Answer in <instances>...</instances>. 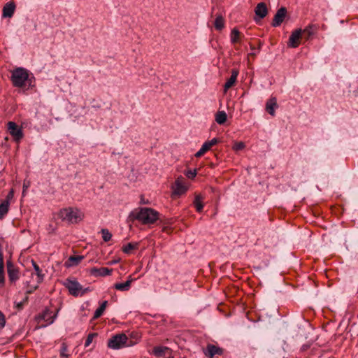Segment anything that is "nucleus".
Listing matches in <instances>:
<instances>
[{"instance_id": "obj_1", "label": "nucleus", "mask_w": 358, "mask_h": 358, "mask_svg": "<svg viewBox=\"0 0 358 358\" xmlns=\"http://www.w3.org/2000/svg\"><path fill=\"white\" fill-rule=\"evenodd\" d=\"M159 213L151 208H139L132 210L129 215L131 221L138 220L143 224H151L159 219Z\"/></svg>"}, {"instance_id": "obj_2", "label": "nucleus", "mask_w": 358, "mask_h": 358, "mask_svg": "<svg viewBox=\"0 0 358 358\" xmlns=\"http://www.w3.org/2000/svg\"><path fill=\"white\" fill-rule=\"evenodd\" d=\"M29 71L23 67H17L11 71L10 80L15 87H24L29 79Z\"/></svg>"}, {"instance_id": "obj_3", "label": "nucleus", "mask_w": 358, "mask_h": 358, "mask_svg": "<svg viewBox=\"0 0 358 358\" xmlns=\"http://www.w3.org/2000/svg\"><path fill=\"white\" fill-rule=\"evenodd\" d=\"M59 217L69 223H78L83 218V213L78 208H66L59 213Z\"/></svg>"}, {"instance_id": "obj_4", "label": "nucleus", "mask_w": 358, "mask_h": 358, "mask_svg": "<svg viewBox=\"0 0 358 358\" xmlns=\"http://www.w3.org/2000/svg\"><path fill=\"white\" fill-rule=\"evenodd\" d=\"M128 338L124 334H119L112 336L108 341L107 345L109 348L118 350L130 345L127 343Z\"/></svg>"}, {"instance_id": "obj_5", "label": "nucleus", "mask_w": 358, "mask_h": 358, "mask_svg": "<svg viewBox=\"0 0 358 358\" xmlns=\"http://www.w3.org/2000/svg\"><path fill=\"white\" fill-rule=\"evenodd\" d=\"M7 129L9 134L16 142H19L23 138L24 134L22 127H19L15 122L12 121L8 122L7 123Z\"/></svg>"}, {"instance_id": "obj_6", "label": "nucleus", "mask_w": 358, "mask_h": 358, "mask_svg": "<svg viewBox=\"0 0 358 358\" xmlns=\"http://www.w3.org/2000/svg\"><path fill=\"white\" fill-rule=\"evenodd\" d=\"M64 285L68 289L71 295L74 296L80 295V292L82 290V285L77 280L66 279L64 282Z\"/></svg>"}, {"instance_id": "obj_7", "label": "nucleus", "mask_w": 358, "mask_h": 358, "mask_svg": "<svg viewBox=\"0 0 358 358\" xmlns=\"http://www.w3.org/2000/svg\"><path fill=\"white\" fill-rule=\"evenodd\" d=\"M6 266L9 281L11 283L15 282L19 279V270L15 268L11 259L7 260Z\"/></svg>"}, {"instance_id": "obj_8", "label": "nucleus", "mask_w": 358, "mask_h": 358, "mask_svg": "<svg viewBox=\"0 0 358 358\" xmlns=\"http://www.w3.org/2000/svg\"><path fill=\"white\" fill-rule=\"evenodd\" d=\"M287 15V9L285 7H281L279 8L275 15H274V17L273 19L271 25L273 27H279L282 22L284 21L285 17Z\"/></svg>"}, {"instance_id": "obj_9", "label": "nucleus", "mask_w": 358, "mask_h": 358, "mask_svg": "<svg viewBox=\"0 0 358 358\" xmlns=\"http://www.w3.org/2000/svg\"><path fill=\"white\" fill-rule=\"evenodd\" d=\"M57 313H53L50 309H45L43 313L38 315V319L43 320L46 322V324L43 327H46L48 324H51L54 322Z\"/></svg>"}, {"instance_id": "obj_10", "label": "nucleus", "mask_w": 358, "mask_h": 358, "mask_svg": "<svg viewBox=\"0 0 358 358\" xmlns=\"http://www.w3.org/2000/svg\"><path fill=\"white\" fill-rule=\"evenodd\" d=\"M203 354L208 358H213L215 355H222L224 350L213 344H208L206 348L203 350Z\"/></svg>"}, {"instance_id": "obj_11", "label": "nucleus", "mask_w": 358, "mask_h": 358, "mask_svg": "<svg viewBox=\"0 0 358 358\" xmlns=\"http://www.w3.org/2000/svg\"><path fill=\"white\" fill-rule=\"evenodd\" d=\"M255 21L264 18L268 14L266 4L264 2L259 3L255 8Z\"/></svg>"}, {"instance_id": "obj_12", "label": "nucleus", "mask_w": 358, "mask_h": 358, "mask_svg": "<svg viewBox=\"0 0 358 358\" xmlns=\"http://www.w3.org/2000/svg\"><path fill=\"white\" fill-rule=\"evenodd\" d=\"M302 30L301 29H296L289 36L288 45L291 48H297L300 44Z\"/></svg>"}, {"instance_id": "obj_13", "label": "nucleus", "mask_w": 358, "mask_h": 358, "mask_svg": "<svg viewBox=\"0 0 358 358\" xmlns=\"http://www.w3.org/2000/svg\"><path fill=\"white\" fill-rule=\"evenodd\" d=\"M31 263L34 269V272L31 273V279L42 282L44 280L45 274L34 260L31 261Z\"/></svg>"}, {"instance_id": "obj_14", "label": "nucleus", "mask_w": 358, "mask_h": 358, "mask_svg": "<svg viewBox=\"0 0 358 358\" xmlns=\"http://www.w3.org/2000/svg\"><path fill=\"white\" fill-rule=\"evenodd\" d=\"M113 271V269L106 268V267H101V268H92L90 270V273L95 277L98 276H106L111 275Z\"/></svg>"}, {"instance_id": "obj_15", "label": "nucleus", "mask_w": 358, "mask_h": 358, "mask_svg": "<svg viewBox=\"0 0 358 358\" xmlns=\"http://www.w3.org/2000/svg\"><path fill=\"white\" fill-rule=\"evenodd\" d=\"M187 188L184 184V178L178 177L175 181L174 194L181 195L187 191Z\"/></svg>"}, {"instance_id": "obj_16", "label": "nucleus", "mask_w": 358, "mask_h": 358, "mask_svg": "<svg viewBox=\"0 0 358 358\" xmlns=\"http://www.w3.org/2000/svg\"><path fill=\"white\" fill-rule=\"evenodd\" d=\"M238 73L239 71L237 69H233L231 70V75L224 85V90L225 92L235 84Z\"/></svg>"}, {"instance_id": "obj_17", "label": "nucleus", "mask_w": 358, "mask_h": 358, "mask_svg": "<svg viewBox=\"0 0 358 358\" xmlns=\"http://www.w3.org/2000/svg\"><path fill=\"white\" fill-rule=\"evenodd\" d=\"M15 10V4L13 1H9L3 8V17H11Z\"/></svg>"}, {"instance_id": "obj_18", "label": "nucleus", "mask_w": 358, "mask_h": 358, "mask_svg": "<svg viewBox=\"0 0 358 358\" xmlns=\"http://www.w3.org/2000/svg\"><path fill=\"white\" fill-rule=\"evenodd\" d=\"M277 99L271 97L266 103V110L272 116L275 115V109L278 108Z\"/></svg>"}, {"instance_id": "obj_19", "label": "nucleus", "mask_w": 358, "mask_h": 358, "mask_svg": "<svg viewBox=\"0 0 358 358\" xmlns=\"http://www.w3.org/2000/svg\"><path fill=\"white\" fill-rule=\"evenodd\" d=\"M41 283V282L34 280L33 279H31V280L26 281V282H25V285H26L25 294L29 295V294L33 293L35 290H36L38 288L39 285Z\"/></svg>"}, {"instance_id": "obj_20", "label": "nucleus", "mask_w": 358, "mask_h": 358, "mask_svg": "<svg viewBox=\"0 0 358 358\" xmlns=\"http://www.w3.org/2000/svg\"><path fill=\"white\" fill-rule=\"evenodd\" d=\"M83 259V256H80V255L71 256L69 257L67 261L65 262V266L66 267L77 266L81 262V260Z\"/></svg>"}, {"instance_id": "obj_21", "label": "nucleus", "mask_w": 358, "mask_h": 358, "mask_svg": "<svg viewBox=\"0 0 358 358\" xmlns=\"http://www.w3.org/2000/svg\"><path fill=\"white\" fill-rule=\"evenodd\" d=\"M132 281L133 279L131 278V276H129V279L125 282L115 283L114 285V287L119 291H128L131 287Z\"/></svg>"}, {"instance_id": "obj_22", "label": "nucleus", "mask_w": 358, "mask_h": 358, "mask_svg": "<svg viewBox=\"0 0 358 358\" xmlns=\"http://www.w3.org/2000/svg\"><path fill=\"white\" fill-rule=\"evenodd\" d=\"M9 210V201L8 200H4L0 204V219H3V217L8 213Z\"/></svg>"}, {"instance_id": "obj_23", "label": "nucleus", "mask_w": 358, "mask_h": 358, "mask_svg": "<svg viewBox=\"0 0 358 358\" xmlns=\"http://www.w3.org/2000/svg\"><path fill=\"white\" fill-rule=\"evenodd\" d=\"M231 42L233 44L241 42V32L236 29L234 28L231 32Z\"/></svg>"}, {"instance_id": "obj_24", "label": "nucleus", "mask_w": 358, "mask_h": 358, "mask_svg": "<svg viewBox=\"0 0 358 358\" xmlns=\"http://www.w3.org/2000/svg\"><path fill=\"white\" fill-rule=\"evenodd\" d=\"M0 281L5 282L4 262L1 245H0Z\"/></svg>"}, {"instance_id": "obj_25", "label": "nucleus", "mask_w": 358, "mask_h": 358, "mask_svg": "<svg viewBox=\"0 0 358 358\" xmlns=\"http://www.w3.org/2000/svg\"><path fill=\"white\" fill-rule=\"evenodd\" d=\"M138 243H129L122 248V250L125 254H129L133 250L138 249Z\"/></svg>"}, {"instance_id": "obj_26", "label": "nucleus", "mask_w": 358, "mask_h": 358, "mask_svg": "<svg viewBox=\"0 0 358 358\" xmlns=\"http://www.w3.org/2000/svg\"><path fill=\"white\" fill-rule=\"evenodd\" d=\"M227 114L224 111H218L215 114V121L219 124H223L227 121Z\"/></svg>"}, {"instance_id": "obj_27", "label": "nucleus", "mask_w": 358, "mask_h": 358, "mask_svg": "<svg viewBox=\"0 0 358 358\" xmlns=\"http://www.w3.org/2000/svg\"><path fill=\"white\" fill-rule=\"evenodd\" d=\"M203 197L201 195H196L194 201V205L197 212L200 213L203 208V204L202 203Z\"/></svg>"}, {"instance_id": "obj_28", "label": "nucleus", "mask_w": 358, "mask_h": 358, "mask_svg": "<svg viewBox=\"0 0 358 358\" xmlns=\"http://www.w3.org/2000/svg\"><path fill=\"white\" fill-rule=\"evenodd\" d=\"M214 27L217 30H222L224 27V20L222 15L216 17L214 22Z\"/></svg>"}, {"instance_id": "obj_29", "label": "nucleus", "mask_w": 358, "mask_h": 358, "mask_svg": "<svg viewBox=\"0 0 358 358\" xmlns=\"http://www.w3.org/2000/svg\"><path fill=\"white\" fill-rule=\"evenodd\" d=\"M107 304H108L107 301H104L101 304V306L96 310V311L94 314V316H93V319H97L103 314V313L104 312V310L107 306Z\"/></svg>"}, {"instance_id": "obj_30", "label": "nucleus", "mask_w": 358, "mask_h": 358, "mask_svg": "<svg viewBox=\"0 0 358 358\" xmlns=\"http://www.w3.org/2000/svg\"><path fill=\"white\" fill-rule=\"evenodd\" d=\"M101 233L104 242H108L111 239L112 234L107 229H102Z\"/></svg>"}, {"instance_id": "obj_31", "label": "nucleus", "mask_w": 358, "mask_h": 358, "mask_svg": "<svg viewBox=\"0 0 358 358\" xmlns=\"http://www.w3.org/2000/svg\"><path fill=\"white\" fill-rule=\"evenodd\" d=\"M98 336L97 333H90L88 334L85 343V347H88L92 343L93 339Z\"/></svg>"}, {"instance_id": "obj_32", "label": "nucleus", "mask_w": 358, "mask_h": 358, "mask_svg": "<svg viewBox=\"0 0 358 358\" xmlns=\"http://www.w3.org/2000/svg\"><path fill=\"white\" fill-rule=\"evenodd\" d=\"M166 349L165 347L157 346L153 348V353L157 356H162Z\"/></svg>"}, {"instance_id": "obj_33", "label": "nucleus", "mask_w": 358, "mask_h": 358, "mask_svg": "<svg viewBox=\"0 0 358 358\" xmlns=\"http://www.w3.org/2000/svg\"><path fill=\"white\" fill-rule=\"evenodd\" d=\"M196 169L191 170L189 169L185 171V175L189 179H193L196 176Z\"/></svg>"}, {"instance_id": "obj_34", "label": "nucleus", "mask_w": 358, "mask_h": 358, "mask_svg": "<svg viewBox=\"0 0 358 358\" xmlns=\"http://www.w3.org/2000/svg\"><path fill=\"white\" fill-rule=\"evenodd\" d=\"M67 351V345L65 343L62 344L61 350H60V357L67 358L68 355L66 354Z\"/></svg>"}, {"instance_id": "obj_35", "label": "nucleus", "mask_w": 358, "mask_h": 358, "mask_svg": "<svg viewBox=\"0 0 358 358\" xmlns=\"http://www.w3.org/2000/svg\"><path fill=\"white\" fill-rule=\"evenodd\" d=\"M245 147V144L243 142L236 143L233 147L235 150H241L243 149Z\"/></svg>"}, {"instance_id": "obj_36", "label": "nucleus", "mask_w": 358, "mask_h": 358, "mask_svg": "<svg viewBox=\"0 0 358 358\" xmlns=\"http://www.w3.org/2000/svg\"><path fill=\"white\" fill-rule=\"evenodd\" d=\"M6 324V318L4 315L0 310V329L3 328Z\"/></svg>"}, {"instance_id": "obj_37", "label": "nucleus", "mask_w": 358, "mask_h": 358, "mask_svg": "<svg viewBox=\"0 0 358 358\" xmlns=\"http://www.w3.org/2000/svg\"><path fill=\"white\" fill-rule=\"evenodd\" d=\"M302 33L305 34H307V36L309 37L310 36H311L313 34V32L311 31V27H308L306 28H305L303 31H302Z\"/></svg>"}, {"instance_id": "obj_38", "label": "nucleus", "mask_w": 358, "mask_h": 358, "mask_svg": "<svg viewBox=\"0 0 358 358\" xmlns=\"http://www.w3.org/2000/svg\"><path fill=\"white\" fill-rule=\"evenodd\" d=\"M219 142H220V140L217 138H213L210 141H207V143L210 145V147H213V145H216Z\"/></svg>"}, {"instance_id": "obj_39", "label": "nucleus", "mask_w": 358, "mask_h": 358, "mask_svg": "<svg viewBox=\"0 0 358 358\" xmlns=\"http://www.w3.org/2000/svg\"><path fill=\"white\" fill-rule=\"evenodd\" d=\"M211 148V147L210 146V145L207 143V141H206L201 146V149H202L204 152L206 153L207 151H208Z\"/></svg>"}, {"instance_id": "obj_40", "label": "nucleus", "mask_w": 358, "mask_h": 358, "mask_svg": "<svg viewBox=\"0 0 358 358\" xmlns=\"http://www.w3.org/2000/svg\"><path fill=\"white\" fill-rule=\"evenodd\" d=\"M24 303L22 301L15 302V307L18 310H22L24 308Z\"/></svg>"}, {"instance_id": "obj_41", "label": "nucleus", "mask_w": 358, "mask_h": 358, "mask_svg": "<svg viewBox=\"0 0 358 358\" xmlns=\"http://www.w3.org/2000/svg\"><path fill=\"white\" fill-rule=\"evenodd\" d=\"M204 154H205L204 151L202 149L200 148L198 152H196V153L195 154V157H201Z\"/></svg>"}, {"instance_id": "obj_42", "label": "nucleus", "mask_w": 358, "mask_h": 358, "mask_svg": "<svg viewBox=\"0 0 358 358\" xmlns=\"http://www.w3.org/2000/svg\"><path fill=\"white\" fill-rule=\"evenodd\" d=\"M90 291H91V289L90 287H87L85 289L82 288V290L80 292V295L82 296V295L85 294V293L90 292Z\"/></svg>"}, {"instance_id": "obj_43", "label": "nucleus", "mask_w": 358, "mask_h": 358, "mask_svg": "<svg viewBox=\"0 0 358 358\" xmlns=\"http://www.w3.org/2000/svg\"><path fill=\"white\" fill-rule=\"evenodd\" d=\"M13 191H10L8 193V194L7 195V197H6V200H8L9 201V199H11L13 197Z\"/></svg>"}, {"instance_id": "obj_44", "label": "nucleus", "mask_w": 358, "mask_h": 358, "mask_svg": "<svg viewBox=\"0 0 358 358\" xmlns=\"http://www.w3.org/2000/svg\"><path fill=\"white\" fill-rule=\"evenodd\" d=\"M28 300H29V296H28V295L26 294V296H24V299L22 301L24 302V304H26L28 303Z\"/></svg>"}, {"instance_id": "obj_45", "label": "nucleus", "mask_w": 358, "mask_h": 358, "mask_svg": "<svg viewBox=\"0 0 358 358\" xmlns=\"http://www.w3.org/2000/svg\"><path fill=\"white\" fill-rule=\"evenodd\" d=\"M4 285H5V282H3V281H0V288H1V287H3L4 286Z\"/></svg>"}, {"instance_id": "obj_46", "label": "nucleus", "mask_w": 358, "mask_h": 358, "mask_svg": "<svg viewBox=\"0 0 358 358\" xmlns=\"http://www.w3.org/2000/svg\"><path fill=\"white\" fill-rule=\"evenodd\" d=\"M250 48H251L252 50L255 49V47H253L252 45H250Z\"/></svg>"}, {"instance_id": "obj_47", "label": "nucleus", "mask_w": 358, "mask_h": 358, "mask_svg": "<svg viewBox=\"0 0 358 358\" xmlns=\"http://www.w3.org/2000/svg\"><path fill=\"white\" fill-rule=\"evenodd\" d=\"M116 262H117V261H113L110 264H114V263H116Z\"/></svg>"}, {"instance_id": "obj_48", "label": "nucleus", "mask_w": 358, "mask_h": 358, "mask_svg": "<svg viewBox=\"0 0 358 358\" xmlns=\"http://www.w3.org/2000/svg\"><path fill=\"white\" fill-rule=\"evenodd\" d=\"M23 187H27V185H24Z\"/></svg>"}, {"instance_id": "obj_49", "label": "nucleus", "mask_w": 358, "mask_h": 358, "mask_svg": "<svg viewBox=\"0 0 358 358\" xmlns=\"http://www.w3.org/2000/svg\"><path fill=\"white\" fill-rule=\"evenodd\" d=\"M357 317H358V313H357Z\"/></svg>"}]
</instances>
